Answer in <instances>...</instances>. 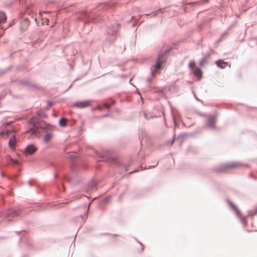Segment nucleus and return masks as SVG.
<instances>
[{
	"label": "nucleus",
	"instance_id": "nucleus-1",
	"mask_svg": "<svg viewBox=\"0 0 257 257\" xmlns=\"http://www.w3.org/2000/svg\"><path fill=\"white\" fill-rule=\"evenodd\" d=\"M240 166V164L237 162H229L226 164L221 165L220 166L215 168L214 170L216 173L224 172L229 169L236 168Z\"/></svg>",
	"mask_w": 257,
	"mask_h": 257
},
{
	"label": "nucleus",
	"instance_id": "nucleus-2",
	"mask_svg": "<svg viewBox=\"0 0 257 257\" xmlns=\"http://www.w3.org/2000/svg\"><path fill=\"white\" fill-rule=\"evenodd\" d=\"M240 166V164L237 162H229L226 164L221 165L220 166L215 168L214 170L216 173L224 172L229 169L236 168Z\"/></svg>",
	"mask_w": 257,
	"mask_h": 257
},
{
	"label": "nucleus",
	"instance_id": "nucleus-3",
	"mask_svg": "<svg viewBox=\"0 0 257 257\" xmlns=\"http://www.w3.org/2000/svg\"><path fill=\"white\" fill-rule=\"evenodd\" d=\"M164 58L162 54H159L156 65L154 67V70L152 73L157 72L158 70L162 68V64L164 62Z\"/></svg>",
	"mask_w": 257,
	"mask_h": 257
},
{
	"label": "nucleus",
	"instance_id": "nucleus-4",
	"mask_svg": "<svg viewBox=\"0 0 257 257\" xmlns=\"http://www.w3.org/2000/svg\"><path fill=\"white\" fill-rule=\"evenodd\" d=\"M230 206L231 208L234 211L236 215L240 218L241 222L243 223L244 226L247 225V220L245 217L241 216V213L239 210L235 207V206L232 203L230 204Z\"/></svg>",
	"mask_w": 257,
	"mask_h": 257
},
{
	"label": "nucleus",
	"instance_id": "nucleus-5",
	"mask_svg": "<svg viewBox=\"0 0 257 257\" xmlns=\"http://www.w3.org/2000/svg\"><path fill=\"white\" fill-rule=\"evenodd\" d=\"M91 103V100H86L82 102H77L74 104V105L76 107L83 108L90 106Z\"/></svg>",
	"mask_w": 257,
	"mask_h": 257
},
{
	"label": "nucleus",
	"instance_id": "nucleus-6",
	"mask_svg": "<svg viewBox=\"0 0 257 257\" xmlns=\"http://www.w3.org/2000/svg\"><path fill=\"white\" fill-rule=\"evenodd\" d=\"M37 150V149L35 146L31 145L27 146L26 148L25 153L26 155H32L34 154Z\"/></svg>",
	"mask_w": 257,
	"mask_h": 257
},
{
	"label": "nucleus",
	"instance_id": "nucleus-7",
	"mask_svg": "<svg viewBox=\"0 0 257 257\" xmlns=\"http://www.w3.org/2000/svg\"><path fill=\"white\" fill-rule=\"evenodd\" d=\"M216 64L218 67L221 69L225 68L227 66L230 67V64H229L228 62L223 61L222 60H219L216 61Z\"/></svg>",
	"mask_w": 257,
	"mask_h": 257
},
{
	"label": "nucleus",
	"instance_id": "nucleus-8",
	"mask_svg": "<svg viewBox=\"0 0 257 257\" xmlns=\"http://www.w3.org/2000/svg\"><path fill=\"white\" fill-rule=\"evenodd\" d=\"M16 141L15 139V136L14 135L10 138L9 141V146L12 150H15L16 148Z\"/></svg>",
	"mask_w": 257,
	"mask_h": 257
},
{
	"label": "nucleus",
	"instance_id": "nucleus-9",
	"mask_svg": "<svg viewBox=\"0 0 257 257\" xmlns=\"http://www.w3.org/2000/svg\"><path fill=\"white\" fill-rule=\"evenodd\" d=\"M210 57V55L208 54L206 56L203 57L200 61V65L201 66H203L207 62L209 58Z\"/></svg>",
	"mask_w": 257,
	"mask_h": 257
},
{
	"label": "nucleus",
	"instance_id": "nucleus-10",
	"mask_svg": "<svg viewBox=\"0 0 257 257\" xmlns=\"http://www.w3.org/2000/svg\"><path fill=\"white\" fill-rule=\"evenodd\" d=\"M53 137V135L52 133H48L44 137V141L45 143H49Z\"/></svg>",
	"mask_w": 257,
	"mask_h": 257
},
{
	"label": "nucleus",
	"instance_id": "nucleus-11",
	"mask_svg": "<svg viewBox=\"0 0 257 257\" xmlns=\"http://www.w3.org/2000/svg\"><path fill=\"white\" fill-rule=\"evenodd\" d=\"M6 19L7 17L5 14L0 12V23L5 22Z\"/></svg>",
	"mask_w": 257,
	"mask_h": 257
},
{
	"label": "nucleus",
	"instance_id": "nucleus-12",
	"mask_svg": "<svg viewBox=\"0 0 257 257\" xmlns=\"http://www.w3.org/2000/svg\"><path fill=\"white\" fill-rule=\"evenodd\" d=\"M194 74L196 76L200 77L202 74V72L200 69L196 68L194 71Z\"/></svg>",
	"mask_w": 257,
	"mask_h": 257
},
{
	"label": "nucleus",
	"instance_id": "nucleus-13",
	"mask_svg": "<svg viewBox=\"0 0 257 257\" xmlns=\"http://www.w3.org/2000/svg\"><path fill=\"white\" fill-rule=\"evenodd\" d=\"M67 120L66 118H62L60 119L59 123L61 126H65L67 124Z\"/></svg>",
	"mask_w": 257,
	"mask_h": 257
},
{
	"label": "nucleus",
	"instance_id": "nucleus-14",
	"mask_svg": "<svg viewBox=\"0 0 257 257\" xmlns=\"http://www.w3.org/2000/svg\"><path fill=\"white\" fill-rule=\"evenodd\" d=\"M30 133L32 134V135H35L38 132V129L37 128H31L30 131H29Z\"/></svg>",
	"mask_w": 257,
	"mask_h": 257
},
{
	"label": "nucleus",
	"instance_id": "nucleus-15",
	"mask_svg": "<svg viewBox=\"0 0 257 257\" xmlns=\"http://www.w3.org/2000/svg\"><path fill=\"white\" fill-rule=\"evenodd\" d=\"M10 159L12 163H13L14 164H18L19 163V162L18 160H14L13 158H11L10 157Z\"/></svg>",
	"mask_w": 257,
	"mask_h": 257
},
{
	"label": "nucleus",
	"instance_id": "nucleus-16",
	"mask_svg": "<svg viewBox=\"0 0 257 257\" xmlns=\"http://www.w3.org/2000/svg\"><path fill=\"white\" fill-rule=\"evenodd\" d=\"M195 66V62L194 61H191L190 62L189 64V66L190 68H193Z\"/></svg>",
	"mask_w": 257,
	"mask_h": 257
},
{
	"label": "nucleus",
	"instance_id": "nucleus-17",
	"mask_svg": "<svg viewBox=\"0 0 257 257\" xmlns=\"http://www.w3.org/2000/svg\"><path fill=\"white\" fill-rule=\"evenodd\" d=\"M37 115H38L39 118H43L45 115V114L44 113H42V112L41 113H37Z\"/></svg>",
	"mask_w": 257,
	"mask_h": 257
},
{
	"label": "nucleus",
	"instance_id": "nucleus-18",
	"mask_svg": "<svg viewBox=\"0 0 257 257\" xmlns=\"http://www.w3.org/2000/svg\"><path fill=\"white\" fill-rule=\"evenodd\" d=\"M104 106L106 108H109V105H108L107 104H106V103H105V104H104Z\"/></svg>",
	"mask_w": 257,
	"mask_h": 257
},
{
	"label": "nucleus",
	"instance_id": "nucleus-19",
	"mask_svg": "<svg viewBox=\"0 0 257 257\" xmlns=\"http://www.w3.org/2000/svg\"><path fill=\"white\" fill-rule=\"evenodd\" d=\"M11 131H7L6 132V134H7V136L9 135V134H11Z\"/></svg>",
	"mask_w": 257,
	"mask_h": 257
},
{
	"label": "nucleus",
	"instance_id": "nucleus-20",
	"mask_svg": "<svg viewBox=\"0 0 257 257\" xmlns=\"http://www.w3.org/2000/svg\"><path fill=\"white\" fill-rule=\"evenodd\" d=\"M5 134V133H4V132L1 133H0V137L2 136H4Z\"/></svg>",
	"mask_w": 257,
	"mask_h": 257
},
{
	"label": "nucleus",
	"instance_id": "nucleus-21",
	"mask_svg": "<svg viewBox=\"0 0 257 257\" xmlns=\"http://www.w3.org/2000/svg\"><path fill=\"white\" fill-rule=\"evenodd\" d=\"M97 108L100 109V110H101V107L100 106H97Z\"/></svg>",
	"mask_w": 257,
	"mask_h": 257
},
{
	"label": "nucleus",
	"instance_id": "nucleus-22",
	"mask_svg": "<svg viewBox=\"0 0 257 257\" xmlns=\"http://www.w3.org/2000/svg\"><path fill=\"white\" fill-rule=\"evenodd\" d=\"M24 23H25L28 25V22L27 21H24Z\"/></svg>",
	"mask_w": 257,
	"mask_h": 257
},
{
	"label": "nucleus",
	"instance_id": "nucleus-23",
	"mask_svg": "<svg viewBox=\"0 0 257 257\" xmlns=\"http://www.w3.org/2000/svg\"><path fill=\"white\" fill-rule=\"evenodd\" d=\"M47 25H48V22H49L48 20H47Z\"/></svg>",
	"mask_w": 257,
	"mask_h": 257
},
{
	"label": "nucleus",
	"instance_id": "nucleus-24",
	"mask_svg": "<svg viewBox=\"0 0 257 257\" xmlns=\"http://www.w3.org/2000/svg\"><path fill=\"white\" fill-rule=\"evenodd\" d=\"M49 106H51V105H52L51 103H50L49 104Z\"/></svg>",
	"mask_w": 257,
	"mask_h": 257
},
{
	"label": "nucleus",
	"instance_id": "nucleus-25",
	"mask_svg": "<svg viewBox=\"0 0 257 257\" xmlns=\"http://www.w3.org/2000/svg\"><path fill=\"white\" fill-rule=\"evenodd\" d=\"M32 122H34V121L33 120V119H32Z\"/></svg>",
	"mask_w": 257,
	"mask_h": 257
}]
</instances>
